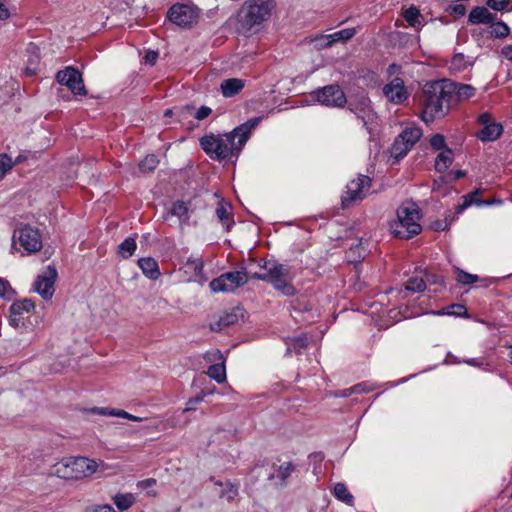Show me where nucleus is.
<instances>
[{
    "mask_svg": "<svg viewBox=\"0 0 512 512\" xmlns=\"http://www.w3.org/2000/svg\"><path fill=\"white\" fill-rule=\"evenodd\" d=\"M370 186L371 180L365 175H360L349 182L341 199L343 208H348L355 203L362 201L366 197Z\"/></svg>",
    "mask_w": 512,
    "mask_h": 512,
    "instance_id": "nucleus-7",
    "label": "nucleus"
},
{
    "mask_svg": "<svg viewBox=\"0 0 512 512\" xmlns=\"http://www.w3.org/2000/svg\"><path fill=\"white\" fill-rule=\"evenodd\" d=\"M212 110L211 108L207 106H201L195 113L194 117L197 120H203L207 118L211 114Z\"/></svg>",
    "mask_w": 512,
    "mask_h": 512,
    "instance_id": "nucleus-50",
    "label": "nucleus"
},
{
    "mask_svg": "<svg viewBox=\"0 0 512 512\" xmlns=\"http://www.w3.org/2000/svg\"><path fill=\"white\" fill-rule=\"evenodd\" d=\"M248 282V276L245 271H230L221 274L213 279L209 287L214 292H233L237 288Z\"/></svg>",
    "mask_w": 512,
    "mask_h": 512,
    "instance_id": "nucleus-8",
    "label": "nucleus"
},
{
    "mask_svg": "<svg viewBox=\"0 0 512 512\" xmlns=\"http://www.w3.org/2000/svg\"><path fill=\"white\" fill-rule=\"evenodd\" d=\"M217 491L221 498L233 500L238 493V487L233 482H217Z\"/></svg>",
    "mask_w": 512,
    "mask_h": 512,
    "instance_id": "nucleus-28",
    "label": "nucleus"
},
{
    "mask_svg": "<svg viewBox=\"0 0 512 512\" xmlns=\"http://www.w3.org/2000/svg\"><path fill=\"white\" fill-rule=\"evenodd\" d=\"M453 12L457 15H464L465 14V7L462 4H456L452 8Z\"/></svg>",
    "mask_w": 512,
    "mask_h": 512,
    "instance_id": "nucleus-58",
    "label": "nucleus"
},
{
    "mask_svg": "<svg viewBox=\"0 0 512 512\" xmlns=\"http://www.w3.org/2000/svg\"><path fill=\"white\" fill-rule=\"evenodd\" d=\"M13 167V162L7 154H0V180L10 171Z\"/></svg>",
    "mask_w": 512,
    "mask_h": 512,
    "instance_id": "nucleus-43",
    "label": "nucleus"
},
{
    "mask_svg": "<svg viewBox=\"0 0 512 512\" xmlns=\"http://www.w3.org/2000/svg\"><path fill=\"white\" fill-rule=\"evenodd\" d=\"M8 284L0 278V296H4L8 290Z\"/></svg>",
    "mask_w": 512,
    "mask_h": 512,
    "instance_id": "nucleus-59",
    "label": "nucleus"
},
{
    "mask_svg": "<svg viewBox=\"0 0 512 512\" xmlns=\"http://www.w3.org/2000/svg\"><path fill=\"white\" fill-rule=\"evenodd\" d=\"M481 189H476L462 197L463 202L456 207V213H462L466 208L475 204L477 206H485L491 204L489 201H481L479 196L481 195Z\"/></svg>",
    "mask_w": 512,
    "mask_h": 512,
    "instance_id": "nucleus-21",
    "label": "nucleus"
},
{
    "mask_svg": "<svg viewBox=\"0 0 512 512\" xmlns=\"http://www.w3.org/2000/svg\"><path fill=\"white\" fill-rule=\"evenodd\" d=\"M267 276H268V271L266 270L265 273H254L252 277L255 279L267 282V278H268Z\"/></svg>",
    "mask_w": 512,
    "mask_h": 512,
    "instance_id": "nucleus-61",
    "label": "nucleus"
},
{
    "mask_svg": "<svg viewBox=\"0 0 512 512\" xmlns=\"http://www.w3.org/2000/svg\"><path fill=\"white\" fill-rule=\"evenodd\" d=\"M452 81L442 79L427 83L422 92L420 104L421 118L424 122H433L443 118L451 108Z\"/></svg>",
    "mask_w": 512,
    "mask_h": 512,
    "instance_id": "nucleus-2",
    "label": "nucleus"
},
{
    "mask_svg": "<svg viewBox=\"0 0 512 512\" xmlns=\"http://www.w3.org/2000/svg\"><path fill=\"white\" fill-rule=\"evenodd\" d=\"M244 85V81L239 78L225 79L220 84L221 93L226 98L233 97L244 88Z\"/></svg>",
    "mask_w": 512,
    "mask_h": 512,
    "instance_id": "nucleus-18",
    "label": "nucleus"
},
{
    "mask_svg": "<svg viewBox=\"0 0 512 512\" xmlns=\"http://www.w3.org/2000/svg\"><path fill=\"white\" fill-rule=\"evenodd\" d=\"M238 321V315L236 312H227L219 318V321L216 323L217 327H212V329H222L223 327H227L235 324Z\"/></svg>",
    "mask_w": 512,
    "mask_h": 512,
    "instance_id": "nucleus-40",
    "label": "nucleus"
},
{
    "mask_svg": "<svg viewBox=\"0 0 512 512\" xmlns=\"http://www.w3.org/2000/svg\"><path fill=\"white\" fill-rule=\"evenodd\" d=\"M316 98L318 102L329 107H343L347 102L343 90L335 84L316 91Z\"/></svg>",
    "mask_w": 512,
    "mask_h": 512,
    "instance_id": "nucleus-11",
    "label": "nucleus"
},
{
    "mask_svg": "<svg viewBox=\"0 0 512 512\" xmlns=\"http://www.w3.org/2000/svg\"><path fill=\"white\" fill-rule=\"evenodd\" d=\"M496 16L486 7H475L469 14V21L472 24H490L495 21Z\"/></svg>",
    "mask_w": 512,
    "mask_h": 512,
    "instance_id": "nucleus-19",
    "label": "nucleus"
},
{
    "mask_svg": "<svg viewBox=\"0 0 512 512\" xmlns=\"http://www.w3.org/2000/svg\"><path fill=\"white\" fill-rule=\"evenodd\" d=\"M291 341V345H293L294 348H304L307 345V338L305 336L293 338Z\"/></svg>",
    "mask_w": 512,
    "mask_h": 512,
    "instance_id": "nucleus-52",
    "label": "nucleus"
},
{
    "mask_svg": "<svg viewBox=\"0 0 512 512\" xmlns=\"http://www.w3.org/2000/svg\"><path fill=\"white\" fill-rule=\"evenodd\" d=\"M430 277H431L430 275L426 274V280H424L422 277L413 276V277L409 278L405 288L408 291H411L414 293H419V292H422L425 290L426 282L435 283V284L442 282L440 278H438V279L435 278L432 280Z\"/></svg>",
    "mask_w": 512,
    "mask_h": 512,
    "instance_id": "nucleus-23",
    "label": "nucleus"
},
{
    "mask_svg": "<svg viewBox=\"0 0 512 512\" xmlns=\"http://www.w3.org/2000/svg\"><path fill=\"white\" fill-rule=\"evenodd\" d=\"M158 58V53L155 51H149L145 55V61L150 64H154Z\"/></svg>",
    "mask_w": 512,
    "mask_h": 512,
    "instance_id": "nucleus-54",
    "label": "nucleus"
},
{
    "mask_svg": "<svg viewBox=\"0 0 512 512\" xmlns=\"http://www.w3.org/2000/svg\"><path fill=\"white\" fill-rule=\"evenodd\" d=\"M264 268L268 271L267 282L270 283L275 290L279 291L284 296L295 295L296 290L291 284L294 275L289 266L267 262Z\"/></svg>",
    "mask_w": 512,
    "mask_h": 512,
    "instance_id": "nucleus-6",
    "label": "nucleus"
},
{
    "mask_svg": "<svg viewBox=\"0 0 512 512\" xmlns=\"http://www.w3.org/2000/svg\"><path fill=\"white\" fill-rule=\"evenodd\" d=\"M456 280L461 284L470 285L478 280V276L458 269L456 271Z\"/></svg>",
    "mask_w": 512,
    "mask_h": 512,
    "instance_id": "nucleus-42",
    "label": "nucleus"
},
{
    "mask_svg": "<svg viewBox=\"0 0 512 512\" xmlns=\"http://www.w3.org/2000/svg\"><path fill=\"white\" fill-rule=\"evenodd\" d=\"M125 413H126V411H124V410L111 409V411L109 412V416H116V417L124 418Z\"/></svg>",
    "mask_w": 512,
    "mask_h": 512,
    "instance_id": "nucleus-60",
    "label": "nucleus"
},
{
    "mask_svg": "<svg viewBox=\"0 0 512 512\" xmlns=\"http://www.w3.org/2000/svg\"><path fill=\"white\" fill-rule=\"evenodd\" d=\"M355 394L368 393L372 390V387L367 383H360L352 387Z\"/></svg>",
    "mask_w": 512,
    "mask_h": 512,
    "instance_id": "nucleus-51",
    "label": "nucleus"
},
{
    "mask_svg": "<svg viewBox=\"0 0 512 512\" xmlns=\"http://www.w3.org/2000/svg\"><path fill=\"white\" fill-rule=\"evenodd\" d=\"M451 100H466L474 96L475 88L468 84L452 81Z\"/></svg>",
    "mask_w": 512,
    "mask_h": 512,
    "instance_id": "nucleus-22",
    "label": "nucleus"
},
{
    "mask_svg": "<svg viewBox=\"0 0 512 512\" xmlns=\"http://www.w3.org/2000/svg\"><path fill=\"white\" fill-rule=\"evenodd\" d=\"M431 146L436 150L446 149L444 136L441 134H435L430 139Z\"/></svg>",
    "mask_w": 512,
    "mask_h": 512,
    "instance_id": "nucleus-44",
    "label": "nucleus"
},
{
    "mask_svg": "<svg viewBox=\"0 0 512 512\" xmlns=\"http://www.w3.org/2000/svg\"><path fill=\"white\" fill-rule=\"evenodd\" d=\"M464 362L470 366H478L479 367L482 365V362H478L476 359H468V360H465Z\"/></svg>",
    "mask_w": 512,
    "mask_h": 512,
    "instance_id": "nucleus-63",
    "label": "nucleus"
},
{
    "mask_svg": "<svg viewBox=\"0 0 512 512\" xmlns=\"http://www.w3.org/2000/svg\"><path fill=\"white\" fill-rule=\"evenodd\" d=\"M348 109L358 118L362 119L365 124L367 119H371L370 99L365 95H361L357 100H350L348 102Z\"/></svg>",
    "mask_w": 512,
    "mask_h": 512,
    "instance_id": "nucleus-16",
    "label": "nucleus"
},
{
    "mask_svg": "<svg viewBox=\"0 0 512 512\" xmlns=\"http://www.w3.org/2000/svg\"><path fill=\"white\" fill-rule=\"evenodd\" d=\"M204 393H202L201 395H198L194 398H191L188 400L187 404H186V408L184 409V412H187V411H191V410H194L195 409V406L202 402L203 401V398H204Z\"/></svg>",
    "mask_w": 512,
    "mask_h": 512,
    "instance_id": "nucleus-48",
    "label": "nucleus"
},
{
    "mask_svg": "<svg viewBox=\"0 0 512 512\" xmlns=\"http://www.w3.org/2000/svg\"><path fill=\"white\" fill-rule=\"evenodd\" d=\"M207 374L210 378L214 379L218 383L226 381V368L224 362H219L211 365L208 368Z\"/></svg>",
    "mask_w": 512,
    "mask_h": 512,
    "instance_id": "nucleus-31",
    "label": "nucleus"
},
{
    "mask_svg": "<svg viewBox=\"0 0 512 512\" xmlns=\"http://www.w3.org/2000/svg\"><path fill=\"white\" fill-rule=\"evenodd\" d=\"M422 136V130L415 126L406 127L398 136L408 146L413 147Z\"/></svg>",
    "mask_w": 512,
    "mask_h": 512,
    "instance_id": "nucleus-27",
    "label": "nucleus"
},
{
    "mask_svg": "<svg viewBox=\"0 0 512 512\" xmlns=\"http://www.w3.org/2000/svg\"><path fill=\"white\" fill-rule=\"evenodd\" d=\"M258 121L259 119L250 120L236 127L230 133L206 135L200 139V146L210 158L218 161L238 154Z\"/></svg>",
    "mask_w": 512,
    "mask_h": 512,
    "instance_id": "nucleus-1",
    "label": "nucleus"
},
{
    "mask_svg": "<svg viewBox=\"0 0 512 512\" xmlns=\"http://www.w3.org/2000/svg\"><path fill=\"white\" fill-rule=\"evenodd\" d=\"M470 65L469 60L462 54L458 53L452 57L450 69L456 72H461Z\"/></svg>",
    "mask_w": 512,
    "mask_h": 512,
    "instance_id": "nucleus-39",
    "label": "nucleus"
},
{
    "mask_svg": "<svg viewBox=\"0 0 512 512\" xmlns=\"http://www.w3.org/2000/svg\"><path fill=\"white\" fill-rule=\"evenodd\" d=\"M412 147L404 143L401 138L397 137L391 147V157L395 158L396 161L407 155Z\"/></svg>",
    "mask_w": 512,
    "mask_h": 512,
    "instance_id": "nucleus-32",
    "label": "nucleus"
},
{
    "mask_svg": "<svg viewBox=\"0 0 512 512\" xmlns=\"http://www.w3.org/2000/svg\"><path fill=\"white\" fill-rule=\"evenodd\" d=\"M452 308H455L456 311L448 312L449 314H454L457 316H462L467 313L466 308L463 305H453Z\"/></svg>",
    "mask_w": 512,
    "mask_h": 512,
    "instance_id": "nucleus-55",
    "label": "nucleus"
},
{
    "mask_svg": "<svg viewBox=\"0 0 512 512\" xmlns=\"http://www.w3.org/2000/svg\"><path fill=\"white\" fill-rule=\"evenodd\" d=\"M273 7V0H246L238 14L241 27L250 30L261 25L270 18Z\"/></svg>",
    "mask_w": 512,
    "mask_h": 512,
    "instance_id": "nucleus-5",
    "label": "nucleus"
},
{
    "mask_svg": "<svg viewBox=\"0 0 512 512\" xmlns=\"http://www.w3.org/2000/svg\"><path fill=\"white\" fill-rule=\"evenodd\" d=\"M356 34L355 28H345L340 31H337L333 34H330V38L332 40L333 45L337 42H347L351 38H353Z\"/></svg>",
    "mask_w": 512,
    "mask_h": 512,
    "instance_id": "nucleus-38",
    "label": "nucleus"
},
{
    "mask_svg": "<svg viewBox=\"0 0 512 512\" xmlns=\"http://www.w3.org/2000/svg\"><path fill=\"white\" fill-rule=\"evenodd\" d=\"M18 234V240L27 252L34 253L42 248V240L38 229L25 226L19 229Z\"/></svg>",
    "mask_w": 512,
    "mask_h": 512,
    "instance_id": "nucleus-13",
    "label": "nucleus"
},
{
    "mask_svg": "<svg viewBox=\"0 0 512 512\" xmlns=\"http://www.w3.org/2000/svg\"><path fill=\"white\" fill-rule=\"evenodd\" d=\"M95 411L99 414H102V415H109V412L111 410L107 409V408H97L95 409Z\"/></svg>",
    "mask_w": 512,
    "mask_h": 512,
    "instance_id": "nucleus-64",
    "label": "nucleus"
},
{
    "mask_svg": "<svg viewBox=\"0 0 512 512\" xmlns=\"http://www.w3.org/2000/svg\"><path fill=\"white\" fill-rule=\"evenodd\" d=\"M114 503L120 511H124L131 507L134 503L135 498L131 493L116 494L113 497Z\"/></svg>",
    "mask_w": 512,
    "mask_h": 512,
    "instance_id": "nucleus-35",
    "label": "nucleus"
},
{
    "mask_svg": "<svg viewBox=\"0 0 512 512\" xmlns=\"http://www.w3.org/2000/svg\"><path fill=\"white\" fill-rule=\"evenodd\" d=\"M351 394H355L354 391L352 390V387L342 390L338 395L341 397H347L350 396Z\"/></svg>",
    "mask_w": 512,
    "mask_h": 512,
    "instance_id": "nucleus-62",
    "label": "nucleus"
},
{
    "mask_svg": "<svg viewBox=\"0 0 512 512\" xmlns=\"http://www.w3.org/2000/svg\"><path fill=\"white\" fill-rule=\"evenodd\" d=\"M333 494L339 501H342L347 505L353 504L354 497L343 482H338L334 486Z\"/></svg>",
    "mask_w": 512,
    "mask_h": 512,
    "instance_id": "nucleus-29",
    "label": "nucleus"
},
{
    "mask_svg": "<svg viewBox=\"0 0 512 512\" xmlns=\"http://www.w3.org/2000/svg\"><path fill=\"white\" fill-rule=\"evenodd\" d=\"M86 512H115L111 505H94L86 509Z\"/></svg>",
    "mask_w": 512,
    "mask_h": 512,
    "instance_id": "nucleus-49",
    "label": "nucleus"
},
{
    "mask_svg": "<svg viewBox=\"0 0 512 512\" xmlns=\"http://www.w3.org/2000/svg\"><path fill=\"white\" fill-rule=\"evenodd\" d=\"M169 20L177 26L183 28H191L197 24L199 19L198 9L186 5V4H175L168 11Z\"/></svg>",
    "mask_w": 512,
    "mask_h": 512,
    "instance_id": "nucleus-9",
    "label": "nucleus"
},
{
    "mask_svg": "<svg viewBox=\"0 0 512 512\" xmlns=\"http://www.w3.org/2000/svg\"><path fill=\"white\" fill-rule=\"evenodd\" d=\"M403 16L411 27L418 28L422 24L421 20L423 17L419 10L413 6L406 9L403 13Z\"/></svg>",
    "mask_w": 512,
    "mask_h": 512,
    "instance_id": "nucleus-34",
    "label": "nucleus"
},
{
    "mask_svg": "<svg viewBox=\"0 0 512 512\" xmlns=\"http://www.w3.org/2000/svg\"><path fill=\"white\" fill-rule=\"evenodd\" d=\"M106 465L87 457H67L54 464L49 475L61 480H80L88 478L98 471H104Z\"/></svg>",
    "mask_w": 512,
    "mask_h": 512,
    "instance_id": "nucleus-3",
    "label": "nucleus"
},
{
    "mask_svg": "<svg viewBox=\"0 0 512 512\" xmlns=\"http://www.w3.org/2000/svg\"><path fill=\"white\" fill-rule=\"evenodd\" d=\"M294 470V466L291 462H288L282 466H280V474L278 477L282 478L284 480L286 477H290L292 471Z\"/></svg>",
    "mask_w": 512,
    "mask_h": 512,
    "instance_id": "nucleus-47",
    "label": "nucleus"
},
{
    "mask_svg": "<svg viewBox=\"0 0 512 512\" xmlns=\"http://www.w3.org/2000/svg\"><path fill=\"white\" fill-rule=\"evenodd\" d=\"M10 17V12L8 8L0 2V20L4 21Z\"/></svg>",
    "mask_w": 512,
    "mask_h": 512,
    "instance_id": "nucleus-53",
    "label": "nucleus"
},
{
    "mask_svg": "<svg viewBox=\"0 0 512 512\" xmlns=\"http://www.w3.org/2000/svg\"><path fill=\"white\" fill-rule=\"evenodd\" d=\"M169 214L177 217L181 223H187L189 220V207L184 201H175L169 209Z\"/></svg>",
    "mask_w": 512,
    "mask_h": 512,
    "instance_id": "nucleus-25",
    "label": "nucleus"
},
{
    "mask_svg": "<svg viewBox=\"0 0 512 512\" xmlns=\"http://www.w3.org/2000/svg\"><path fill=\"white\" fill-rule=\"evenodd\" d=\"M383 94L389 102L394 104H401L408 98L404 81L398 77L383 87Z\"/></svg>",
    "mask_w": 512,
    "mask_h": 512,
    "instance_id": "nucleus-14",
    "label": "nucleus"
},
{
    "mask_svg": "<svg viewBox=\"0 0 512 512\" xmlns=\"http://www.w3.org/2000/svg\"><path fill=\"white\" fill-rule=\"evenodd\" d=\"M34 308L35 305L30 299H23L21 301L14 302L10 307V324L14 327H18L23 315L25 313H30Z\"/></svg>",
    "mask_w": 512,
    "mask_h": 512,
    "instance_id": "nucleus-15",
    "label": "nucleus"
},
{
    "mask_svg": "<svg viewBox=\"0 0 512 512\" xmlns=\"http://www.w3.org/2000/svg\"><path fill=\"white\" fill-rule=\"evenodd\" d=\"M453 162L452 151L446 148L435 160V168L439 172L445 171Z\"/></svg>",
    "mask_w": 512,
    "mask_h": 512,
    "instance_id": "nucleus-30",
    "label": "nucleus"
},
{
    "mask_svg": "<svg viewBox=\"0 0 512 512\" xmlns=\"http://www.w3.org/2000/svg\"><path fill=\"white\" fill-rule=\"evenodd\" d=\"M138 265L142 270L143 274L151 280H156L160 276V270L158 263L151 257L140 258Z\"/></svg>",
    "mask_w": 512,
    "mask_h": 512,
    "instance_id": "nucleus-20",
    "label": "nucleus"
},
{
    "mask_svg": "<svg viewBox=\"0 0 512 512\" xmlns=\"http://www.w3.org/2000/svg\"><path fill=\"white\" fill-rule=\"evenodd\" d=\"M216 216L223 227L228 231L234 224L232 215V206L224 201H220L216 208Z\"/></svg>",
    "mask_w": 512,
    "mask_h": 512,
    "instance_id": "nucleus-17",
    "label": "nucleus"
},
{
    "mask_svg": "<svg viewBox=\"0 0 512 512\" xmlns=\"http://www.w3.org/2000/svg\"><path fill=\"white\" fill-rule=\"evenodd\" d=\"M487 4L494 10L502 11L508 8L509 0H487Z\"/></svg>",
    "mask_w": 512,
    "mask_h": 512,
    "instance_id": "nucleus-45",
    "label": "nucleus"
},
{
    "mask_svg": "<svg viewBox=\"0 0 512 512\" xmlns=\"http://www.w3.org/2000/svg\"><path fill=\"white\" fill-rule=\"evenodd\" d=\"M159 164V160L155 155H148L140 163L139 167L142 172H152Z\"/></svg>",
    "mask_w": 512,
    "mask_h": 512,
    "instance_id": "nucleus-41",
    "label": "nucleus"
},
{
    "mask_svg": "<svg viewBox=\"0 0 512 512\" xmlns=\"http://www.w3.org/2000/svg\"><path fill=\"white\" fill-rule=\"evenodd\" d=\"M57 277L56 268L48 266L42 274H40L34 284L35 291L39 293L43 299L48 300L54 294V283Z\"/></svg>",
    "mask_w": 512,
    "mask_h": 512,
    "instance_id": "nucleus-12",
    "label": "nucleus"
},
{
    "mask_svg": "<svg viewBox=\"0 0 512 512\" xmlns=\"http://www.w3.org/2000/svg\"><path fill=\"white\" fill-rule=\"evenodd\" d=\"M310 43L316 50H323L333 46L330 34L317 35L310 39Z\"/></svg>",
    "mask_w": 512,
    "mask_h": 512,
    "instance_id": "nucleus-37",
    "label": "nucleus"
},
{
    "mask_svg": "<svg viewBox=\"0 0 512 512\" xmlns=\"http://www.w3.org/2000/svg\"><path fill=\"white\" fill-rule=\"evenodd\" d=\"M205 359L209 362H212V361H218V363L224 362V357H223L221 351L218 349L207 352L205 355Z\"/></svg>",
    "mask_w": 512,
    "mask_h": 512,
    "instance_id": "nucleus-46",
    "label": "nucleus"
},
{
    "mask_svg": "<svg viewBox=\"0 0 512 512\" xmlns=\"http://www.w3.org/2000/svg\"><path fill=\"white\" fill-rule=\"evenodd\" d=\"M137 248L134 237H127L119 246L118 253L125 259L131 257Z\"/></svg>",
    "mask_w": 512,
    "mask_h": 512,
    "instance_id": "nucleus-33",
    "label": "nucleus"
},
{
    "mask_svg": "<svg viewBox=\"0 0 512 512\" xmlns=\"http://www.w3.org/2000/svg\"><path fill=\"white\" fill-rule=\"evenodd\" d=\"M56 79L59 84L68 87L74 95H86L87 93L80 72L72 66L60 70Z\"/></svg>",
    "mask_w": 512,
    "mask_h": 512,
    "instance_id": "nucleus-10",
    "label": "nucleus"
},
{
    "mask_svg": "<svg viewBox=\"0 0 512 512\" xmlns=\"http://www.w3.org/2000/svg\"><path fill=\"white\" fill-rule=\"evenodd\" d=\"M510 29L504 22H492L490 26L485 30L488 37L491 38H505L509 35Z\"/></svg>",
    "mask_w": 512,
    "mask_h": 512,
    "instance_id": "nucleus-24",
    "label": "nucleus"
},
{
    "mask_svg": "<svg viewBox=\"0 0 512 512\" xmlns=\"http://www.w3.org/2000/svg\"><path fill=\"white\" fill-rule=\"evenodd\" d=\"M420 213L415 203H404L397 210V221L391 225L392 232L401 239H409L421 231Z\"/></svg>",
    "mask_w": 512,
    "mask_h": 512,
    "instance_id": "nucleus-4",
    "label": "nucleus"
},
{
    "mask_svg": "<svg viewBox=\"0 0 512 512\" xmlns=\"http://www.w3.org/2000/svg\"><path fill=\"white\" fill-rule=\"evenodd\" d=\"M479 121L481 124H483L484 126H486L487 124H492L493 122H491V115L488 114V113H483L479 116Z\"/></svg>",
    "mask_w": 512,
    "mask_h": 512,
    "instance_id": "nucleus-57",
    "label": "nucleus"
},
{
    "mask_svg": "<svg viewBox=\"0 0 512 512\" xmlns=\"http://www.w3.org/2000/svg\"><path fill=\"white\" fill-rule=\"evenodd\" d=\"M185 268L193 272V279L195 281L202 278L203 262L200 258L189 259L185 264Z\"/></svg>",
    "mask_w": 512,
    "mask_h": 512,
    "instance_id": "nucleus-36",
    "label": "nucleus"
},
{
    "mask_svg": "<svg viewBox=\"0 0 512 512\" xmlns=\"http://www.w3.org/2000/svg\"><path fill=\"white\" fill-rule=\"evenodd\" d=\"M502 132V126L497 123L487 124L478 133V138L482 141H493L497 139Z\"/></svg>",
    "mask_w": 512,
    "mask_h": 512,
    "instance_id": "nucleus-26",
    "label": "nucleus"
},
{
    "mask_svg": "<svg viewBox=\"0 0 512 512\" xmlns=\"http://www.w3.org/2000/svg\"><path fill=\"white\" fill-rule=\"evenodd\" d=\"M501 53L506 59L512 61V45L503 47Z\"/></svg>",
    "mask_w": 512,
    "mask_h": 512,
    "instance_id": "nucleus-56",
    "label": "nucleus"
}]
</instances>
